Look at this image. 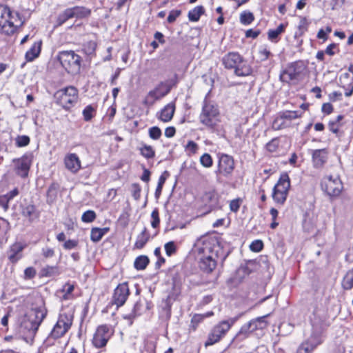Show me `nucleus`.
Instances as JSON below:
<instances>
[{
	"label": "nucleus",
	"instance_id": "nucleus-59",
	"mask_svg": "<svg viewBox=\"0 0 353 353\" xmlns=\"http://www.w3.org/2000/svg\"><path fill=\"white\" fill-rule=\"evenodd\" d=\"M72 9H78L75 11L74 17H83L88 16L90 14V10L83 7H74Z\"/></svg>",
	"mask_w": 353,
	"mask_h": 353
},
{
	"label": "nucleus",
	"instance_id": "nucleus-36",
	"mask_svg": "<svg viewBox=\"0 0 353 353\" xmlns=\"http://www.w3.org/2000/svg\"><path fill=\"white\" fill-rule=\"evenodd\" d=\"M343 288L345 290H350L353 287V270L347 272L342 281Z\"/></svg>",
	"mask_w": 353,
	"mask_h": 353
},
{
	"label": "nucleus",
	"instance_id": "nucleus-38",
	"mask_svg": "<svg viewBox=\"0 0 353 353\" xmlns=\"http://www.w3.org/2000/svg\"><path fill=\"white\" fill-rule=\"evenodd\" d=\"M157 341L155 339L150 338L145 341L144 350L146 353H156Z\"/></svg>",
	"mask_w": 353,
	"mask_h": 353
},
{
	"label": "nucleus",
	"instance_id": "nucleus-58",
	"mask_svg": "<svg viewBox=\"0 0 353 353\" xmlns=\"http://www.w3.org/2000/svg\"><path fill=\"white\" fill-rule=\"evenodd\" d=\"M279 140L277 139H272L269 143L266 145L267 150L270 152H274L276 151L279 146Z\"/></svg>",
	"mask_w": 353,
	"mask_h": 353
},
{
	"label": "nucleus",
	"instance_id": "nucleus-20",
	"mask_svg": "<svg viewBox=\"0 0 353 353\" xmlns=\"http://www.w3.org/2000/svg\"><path fill=\"white\" fill-rule=\"evenodd\" d=\"M339 83L345 92L346 97H350L353 93V79L350 77L349 73L345 72L342 74L339 78Z\"/></svg>",
	"mask_w": 353,
	"mask_h": 353
},
{
	"label": "nucleus",
	"instance_id": "nucleus-28",
	"mask_svg": "<svg viewBox=\"0 0 353 353\" xmlns=\"http://www.w3.org/2000/svg\"><path fill=\"white\" fill-rule=\"evenodd\" d=\"M150 239V234L148 232L147 228H144L141 234L137 236L134 248L141 249L144 247Z\"/></svg>",
	"mask_w": 353,
	"mask_h": 353
},
{
	"label": "nucleus",
	"instance_id": "nucleus-8",
	"mask_svg": "<svg viewBox=\"0 0 353 353\" xmlns=\"http://www.w3.org/2000/svg\"><path fill=\"white\" fill-rule=\"evenodd\" d=\"M59 60L68 73L76 74L79 72L81 59L74 51L61 52L59 55Z\"/></svg>",
	"mask_w": 353,
	"mask_h": 353
},
{
	"label": "nucleus",
	"instance_id": "nucleus-25",
	"mask_svg": "<svg viewBox=\"0 0 353 353\" xmlns=\"http://www.w3.org/2000/svg\"><path fill=\"white\" fill-rule=\"evenodd\" d=\"M301 117V114H299L297 111H286L281 115L280 117L276 118L273 123V128L275 130L281 129V126H276V124L284 119H287L289 121L297 119Z\"/></svg>",
	"mask_w": 353,
	"mask_h": 353
},
{
	"label": "nucleus",
	"instance_id": "nucleus-53",
	"mask_svg": "<svg viewBox=\"0 0 353 353\" xmlns=\"http://www.w3.org/2000/svg\"><path fill=\"white\" fill-rule=\"evenodd\" d=\"M152 221L151 225L154 228H157L160 223V219L159 216V211L157 209H154L151 214Z\"/></svg>",
	"mask_w": 353,
	"mask_h": 353
},
{
	"label": "nucleus",
	"instance_id": "nucleus-62",
	"mask_svg": "<svg viewBox=\"0 0 353 353\" xmlns=\"http://www.w3.org/2000/svg\"><path fill=\"white\" fill-rule=\"evenodd\" d=\"M181 14V11L177 10H173L170 11L168 17V21L170 23H172L174 22L176 19V18Z\"/></svg>",
	"mask_w": 353,
	"mask_h": 353
},
{
	"label": "nucleus",
	"instance_id": "nucleus-47",
	"mask_svg": "<svg viewBox=\"0 0 353 353\" xmlns=\"http://www.w3.org/2000/svg\"><path fill=\"white\" fill-rule=\"evenodd\" d=\"M43 275L51 276L58 274V268L56 266H46L42 269Z\"/></svg>",
	"mask_w": 353,
	"mask_h": 353
},
{
	"label": "nucleus",
	"instance_id": "nucleus-22",
	"mask_svg": "<svg viewBox=\"0 0 353 353\" xmlns=\"http://www.w3.org/2000/svg\"><path fill=\"white\" fill-rule=\"evenodd\" d=\"M203 201L210 208H216L219 205V195L215 190L205 192Z\"/></svg>",
	"mask_w": 353,
	"mask_h": 353
},
{
	"label": "nucleus",
	"instance_id": "nucleus-19",
	"mask_svg": "<svg viewBox=\"0 0 353 353\" xmlns=\"http://www.w3.org/2000/svg\"><path fill=\"white\" fill-rule=\"evenodd\" d=\"M174 111L175 103L174 102L169 103L157 113V118L164 123L169 122L172 119Z\"/></svg>",
	"mask_w": 353,
	"mask_h": 353
},
{
	"label": "nucleus",
	"instance_id": "nucleus-18",
	"mask_svg": "<svg viewBox=\"0 0 353 353\" xmlns=\"http://www.w3.org/2000/svg\"><path fill=\"white\" fill-rule=\"evenodd\" d=\"M64 163L66 168L75 173L81 168V161L76 154L72 153L65 156Z\"/></svg>",
	"mask_w": 353,
	"mask_h": 353
},
{
	"label": "nucleus",
	"instance_id": "nucleus-34",
	"mask_svg": "<svg viewBox=\"0 0 353 353\" xmlns=\"http://www.w3.org/2000/svg\"><path fill=\"white\" fill-rule=\"evenodd\" d=\"M150 303H148L147 301H145L144 303L141 301H138L134 305L133 312L135 316H138L141 315L145 311L150 310Z\"/></svg>",
	"mask_w": 353,
	"mask_h": 353
},
{
	"label": "nucleus",
	"instance_id": "nucleus-45",
	"mask_svg": "<svg viewBox=\"0 0 353 353\" xmlns=\"http://www.w3.org/2000/svg\"><path fill=\"white\" fill-rule=\"evenodd\" d=\"M149 137L153 140H158L161 134V129L157 126H153L148 130Z\"/></svg>",
	"mask_w": 353,
	"mask_h": 353
},
{
	"label": "nucleus",
	"instance_id": "nucleus-42",
	"mask_svg": "<svg viewBox=\"0 0 353 353\" xmlns=\"http://www.w3.org/2000/svg\"><path fill=\"white\" fill-rule=\"evenodd\" d=\"M251 333H252V331L249 329L248 324L245 323L241 327L239 332L236 335V338L239 340H243L248 337Z\"/></svg>",
	"mask_w": 353,
	"mask_h": 353
},
{
	"label": "nucleus",
	"instance_id": "nucleus-40",
	"mask_svg": "<svg viewBox=\"0 0 353 353\" xmlns=\"http://www.w3.org/2000/svg\"><path fill=\"white\" fill-rule=\"evenodd\" d=\"M74 289V286L73 284L70 283H65L62 288V292L63 293V299L65 300H68L72 298V293Z\"/></svg>",
	"mask_w": 353,
	"mask_h": 353
},
{
	"label": "nucleus",
	"instance_id": "nucleus-10",
	"mask_svg": "<svg viewBox=\"0 0 353 353\" xmlns=\"http://www.w3.org/2000/svg\"><path fill=\"white\" fill-rule=\"evenodd\" d=\"M321 188L330 197H336L342 192L343 183L338 176H325L322 179Z\"/></svg>",
	"mask_w": 353,
	"mask_h": 353
},
{
	"label": "nucleus",
	"instance_id": "nucleus-6",
	"mask_svg": "<svg viewBox=\"0 0 353 353\" xmlns=\"http://www.w3.org/2000/svg\"><path fill=\"white\" fill-rule=\"evenodd\" d=\"M78 97V90L73 86L59 90L54 94L56 102L66 110L71 108L77 103Z\"/></svg>",
	"mask_w": 353,
	"mask_h": 353
},
{
	"label": "nucleus",
	"instance_id": "nucleus-52",
	"mask_svg": "<svg viewBox=\"0 0 353 353\" xmlns=\"http://www.w3.org/2000/svg\"><path fill=\"white\" fill-rule=\"evenodd\" d=\"M16 143L18 147H24L30 143V138L28 136H19L16 139Z\"/></svg>",
	"mask_w": 353,
	"mask_h": 353
},
{
	"label": "nucleus",
	"instance_id": "nucleus-39",
	"mask_svg": "<svg viewBox=\"0 0 353 353\" xmlns=\"http://www.w3.org/2000/svg\"><path fill=\"white\" fill-rule=\"evenodd\" d=\"M97 48V43L93 41H90L85 43L83 47V51L88 56L94 54Z\"/></svg>",
	"mask_w": 353,
	"mask_h": 353
},
{
	"label": "nucleus",
	"instance_id": "nucleus-64",
	"mask_svg": "<svg viewBox=\"0 0 353 353\" xmlns=\"http://www.w3.org/2000/svg\"><path fill=\"white\" fill-rule=\"evenodd\" d=\"M185 149L189 152L194 154L198 150V145L193 141H189L185 146Z\"/></svg>",
	"mask_w": 353,
	"mask_h": 353
},
{
	"label": "nucleus",
	"instance_id": "nucleus-13",
	"mask_svg": "<svg viewBox=\"0 0 353 353\" xmlns=\"http://www.w3.org/2000/svg\"><path fill=\"white\" fill-rule=\"evenodd\" d=\"M234 169V161L232 157L228 154H221L218 163L217 174L224 176H229Z\"/></svg>",
	"mask_w": 353,
	"mask_h": 353
},
{
	"label": "nucleus",
	"instance_id": "nucleus-12",
	"mask_svg": "<svg viewBox=\"0 0 353 353\" xmlns=\"http://www.w3.org/2000/svg\"><path fill=\"white\" fill-rule=\"evenodd\" d=\"M111 335L112 332L109 326L106 325H99L92 339L93 345L97 348L105 346Z\"/></svg>",
	"mask_w": 353,
	"mask_h": 353
},
{
	"label": "nucleus",
	"instance_id": "nucleus-41",
	"mask_svg": "<svg viewBox=\"0 0 353 353\" xmlns=\"http://www.w3.org/2000/svg\"><path fill=\"white\" fill-rule=\"evenodd\" d=\"M140 152L141 155L147 159L153 158L155 155V152L152 147L148 145H144L143 147H141L140 148Z\"/></svg>",
	"mask_w": 353,
	"mask_h": 353
},
{
	"label": "nucleus",
	"instance_id": "nucleus-51",
	"mask_svg": "<svg viewBox=\"0 0 353 353\" xmlns=\"http://www.w3.org/2000/svg\"><path fill=\"white\" fill-rule=\"evenodd\" d=\"M94 112V109L91 105H88L83 111V115L84 117V120L86 121H90L93 117V112Z\"/></svg>",
	"mask_w": 353,
	"mask_h": 353
},
{
	"label": "nucleus",
	"instance_id": "nucleus-29",
	"mask_svg": "<svg viewBox=\"0 0 353 353\" xmlns=\"http://www.w3.org/2000/svg\"><path fill=\"white\" fill-rule=\"evenodd\" d=\"M109 228H94L91 230L90 239L93 242L99 241L102 237L108 232Z\"/></svg>",
	"mask_w": 353,
	"mask_h": 353
},
{
	"label": "nucleus",
	"instance_id": "nucleus-43",
	"mask_svg": "<svg viewBox=\"0 0 353 353\" xmlns=\"http://www.w3.org/2000/svg\"><path fill=\"white\" fill-rule=\"evenodd\" d=\"M254 19V15L250 12L245 11L240 15V21L244 25L250 24Z\"/></svg>",
	"mask_w": 353,
	"mask_h": 353
},
{
	"label": "nucleus",
	"instance_id": "nucleus-4",
	"mask_svg": "<svg viewBox=\"0 0 353 353\" xmlns=\"http://www.w3.org/2000/svg\"><path fill=\"white\" fill-rule=\"evenodd\" d=\"M223 63L226 68L234 69L237 76H247L251 68L237 52H229L223 58Z\"/></svg>",
	"mask_w": 353,
	"mask_h": 353
},
{
	"label": "nucleus",
	"instance_id": "nucleus-57",
	"mask_svg": "<svg viewBox=\"0 0 353 353\" xmlns=\"http://www.w3.org/2000/svg\"><path fill=\"white\" fill-rule=\"evenodd\" d=\"M37 274V270L33 267H28L24 270V279H33Z\"/></svg>",
	"mask_w": 353,
	"mask_h": 353
},
{
	"label": "nucleus",
	"instance_id": "nucleus-7",
	"mask_svg": "<svg viewBox=\"0 0 353 353\" xmlns=\"http://www.w3.org/2000/svg\"><path fill=\"white\" fill-rule=\"evenodd\" d=\"M290 188V177L286 172H283L273 188L272 196L274 201L277 204L283 205L287 199Z\"/></svg>",
	"mask_w": 353,
	"mask_h": 353
},
{
	"label": "nucleus",
	"instance_id": "nucleus-60",
	"mask_svg": "<svg viewBox=\"0 0 353 353\" xmlns=\"http://www.w3.org/2000/svg\"><path fill=\"white\" fill-rule=\"evenodd\" d=\"M241 200L236 199L231 201L230 203V208L232 212H236L240 208Z\"/></svg>",
	"mask_w": 353,
	"mask_h": 353
},
{
	"label": "nucleus",
	"instance_id": "nucleus-2",
	"mask_svg": "<svg viewBox=\"0 0 353 353\" xmlns=\"http://www.w3.org/2000/svg\"><path fill=\"white\" fill-rule=\"evenodd\" d=\"M24 22V18L18 12H11L8 7L0 5V32L13 34Z\"/></svg>",
	"mask_w": 353,
	"mask_h": 353
},
{
	"label": "nucleus",
	"instance_id": "nucleus-61",
	"mask_svg": "<svg viewBox=\"0 0 353 353\" xmlns=\"http://www.w3.org/2000/svg\"><path fill=\"white\" fill-rule=\"evenodd\" d=\"M259 54L261 59L263 61L268 59L271 54L270 50L266 47H261L259 50Z\"/></svg>",
	"mask_w": 353,
	"mask_h": 353
},
{
	"label": "nucleus",
	"instance_id": "nucleus-1",
	"mask_svg": "<svg viewBox=\"0 0 353 353\" xmlns=\"http://www.w3.org/2000/svg\"><path fill=\"white\" fill-rule=\"evenodd\" d=\"M200 268L208 273L213 271L216 266V253L213 250L210 241L199 239L196 243Z\"/></svg>",
	"mask_w": 353,
	"mask_h": 353
},
{
	"label": "nucleus",
	"instance_id": "nucleus-3",
	"mask_svg": "<svg viewBox=\"0 0 353 353\" xmlns=\"http://www.w3.org/2000/svg\"><path fill=\"white\" fill-rule=\"evenodd\" d=\"M199 121L208 128H214L220 121V114L218 107L212 102L205 99Z\"/></svg>",
	"mask_w": 353,
	"mask_h": 353
},
{
	"label": "nucleus",
	"instance_id": "nucleus-37",
	"mask_svg": "<svg viewBox=\"0 0 353 353\" xmlns=\"http://www.w3.org/2000/svg\"><path fill=\"white\" fill-rule=\"evenodd\" d=\"M78 10V9H72L68 8L66 9L63 13H61L58 18V21L60 24L63 23L69 19L73 18L75 17V11Z\"/></svg>",
	"mask_w": 353,
	"mask_h": 353
},
{
	"label": "nucleus",
	"instance_id": "nucleus-14",
	"mask_svg": "<svg viewBox=\"0 0 353 353\" xmlns=\"http://www.w3.org/2000/svg\"><path fill=\"white\" fill-rule=\"evenodd\" d=\"M169 92V86L166 83H161L154 90L148 92L145 97V102L148 104H152L155 101L165 97Z\"/></svg>",
	"mask_w": 353,
	"mask_h": 353
},
{
	"label": "nucleus",
	"instance_id": "nucleus-24",
	"mask_svg": "<svg viewBox=\"0 0 353 353\" xmlns=\"http://www.w3.org/2000/svg\"><path fill=\"white\" fill-rule=\"evenodd\" d=\"M321 343L322 339L321 338L318 337L313 341V336H312L309 341L303 343L299 346L296 353H309Z\"/></svg>",
	"mask_w": 353,
	"mask_h": 353
},
{
	"label": "nucleus",
	"instance_id": "nucleus-32",
	"mask_svg": "<svg viewBox=\"0 0 353 353\" xmlns=\"http://www.w3.org/2000/svg\"><path fill=\"white\" fill-rule=\"evenodd\" d=\"M19 194L18 188H15L6 194L0 197V203L6 208L8 207V202Z\"/></svg>",
	"mask_w": 353,
	"mask_h": 353
},
{
	"label": "nucleus",
	"instance_id": "nucleus-56",
	"mask_svg": "<svg viewBox=\"0 0 353 353\" xmlns=\"http://www.w3.org/2000/svg\"><path fill=\"white\" fill-rule=\"evenodd\" d=\"M266 316L258 317L254 319L257 330H263L267 327L268 323L265 320Z\"/></svg>",
	"mask_w": 353,
	"mask_h": 353
},
{
	"label": "nucleus",
	"instance_id": "nucleus-15",
	"mask_svg": "<svg viewBox=\"0 0 353 353\" xmlns=\"http://www.w3.org/2000/svg\"><path fill=\"white\" fill-rule=\"evenodd\" d=\"M300 74V70L296 63H292L288 65L286 68L281 72L280 79L283 82L288 83L292 81H297Z\"/></svg>",
	"mask_w": 353,
	"mask_h": 353
},
{
	"label": "nucleus",
	"instance_id": "nucleus-27",
	"mask_svg": "<svg viewBox=\"0 0 353 353\" xmlns=\"http://www.w3.org/2000/svg\"><path fill=\"white\" fill-rule=\"evenodd\" d=\"M256 263L254 261H249L245 265L241 266L236 271V275L240 280L251 274L255 269Z\"/></svg>",
	"mask_w": 353,
	"mask_h": 353
},
{
	"label": "nucleus",
	"instance_id": "nucleus-44",
	"mask_svg": "<svg viewBox=\"0 0 353 353\" xmlns=\"http://www.w3.org/2000/svg\"><path fill=\"white\" fill-rule=\"evenodd\" d=\"M200 163L205 168H210L213 164L212 158L209 154L205 153L200 157Z\"/></svg>",
	"mask_w": 353,
	"mask_h": 353
},
{
	"label": "nucleus",
	"instance_id": "nucleus-63",
	"mask_svg": "<svg viewBox=\"0 0 353 353\" xmlns=\"http://www.w3.org/2000/svg\"><path fill=\"white\" fill-rule=\"evenodd\" d=\"M165 178L163 176H161L159 179L158 185H157V187L156 191H155V196L157 198H159V195L161 194L163 185L165 183Z\"/></svg>",
	"mask_w": 353,
	"mask_h": 353
},
{
	"label": "nucleus",
	"instance_id": "nucleus-48",
	"mask_svg": "<svg viewBox=\"0 0 353 353\" xmlns=\"http://www.w3.org/2000/svg\"><path fill=\"white\" fill-rule=\"evenodd\" d=\"M35 212V208L34 205H28L26 206L22 210V214L25 217L32 219Z\"/></svg>",
	"mask_w": 353,
	"mask_h": 353
},
{
	"label": "nucleus",
	"instance_id": "nucleus-16",
	"mask_svg": "<svg viewBox=\"0 0 353 353\" xmlns=\"http://www.w3.org/2000/svg\"><path fill=\"white\" fill-rule=\"evenodd\" d=\"M16 173L21 177L28 176L32 159L29 156L24 155L20 159H14Z\"/></svg>",
	"mask_w": 353,
	"mask_h": 353
},
{
	"label": "nucleus",
	"instance_id": "nucleus-11",
	"mask_svg": "<svg viewBox=\"0 0 353 353\" xmlns=\"http://www.w3.org/2000/svg\"><path fill=\"white\" fill-rule=\"evenodd\" d=\"M45 314L41 310H35L25 317L21 323V326L28 331L35 333L43 319Z\"/></svg>",
	"mask_w": 353,
	"mask_h": 353
},
{
	"label": "nucleus",
	"instance_id": "nucleus-9",
	"mask_svg": "<svg viewBox=\"0 0 353 353\" xmlns=\"http://www.w3.org/2000/svg\"><path fill=\"white\" fill-rule=\"evenodd\" d=\"M72 324V316L70 314H60L56 324L49 334V338L57 339L63 337L70 329Z\"/></svg>",
	"mask_w": 353,
	"mask_h": 353
},
{
	"label": "nucleus",
	"instance_id": "nucleus-31",
	"mask_svg": "<svg viewBox=\"0 0 353 353\" xmlns=\"http://www.w3.org/2000/svg\"><path fill=\"white\" fill-rule=\"evenodd\" d=\"M285 28V26L281 23L276 29L270 30L268 32V39L273 42H277L279 36L284 32Z\"/></svg>",
	"mask_w": 353,
	"mask_h": 353
},
{
	"label": "nucleus",
	"instance_id": "nucleus-23",
	"mask_svg": "<svg viewBox=\"0 0 353 353\" xmlns=\"http://www.w3.org/2000/svg\"><path fill=\"white\" fill-rule=\"evenodd\" d=\"M327 151L326 149L315 150L312 152V161L314 167L321 168L327 161Z\"/></svg>",
	"mask_w": 353,
	"mask_h": 353
},
{
	"label": "nucleus",
	"instance_id": "nucleus-26",
	"mask_svg": "<svg viewBox=\"0 0 353 353\" xmlns=\"http://www.w3.org/2000/svg\"><path fill=\"white\" fill-rule=\"evenodd\" d=\"M42 41H37L33 43L32 47L26 53V59L28 61H32L39 57L41 50Z\"/></svg>",
	"mask_w": 353,
	"mask_h": 353
},
{
	"label": "nucleus",
	"instance_id": "nucleus-35",
	"mask_svg": "<svg viewBox=\"0 0 353 353\" xmlns=\"http://www.w3.org/2000/svg\"><path fill=\"white\" fill-rule=\"evenodd\" d=\"M59 188V186L57 183H52L48 188L47 192V201L48 203H52L56 199Z\"/></svg>",
	"mask_w": 353,
	"mask_h": 353
},
{
	"label": "nucleus",
	"instance_id": "nucleus-50",
	"mask_svg": "<svg viewBox=\"0 0 353 353\" xmlns=\"http://www.w3.org/2000/svg\"><path fill=\"white\" fill-rule=\"evenodd\" d=\"M204 319L205 316H202V314H194L192 318L190 324V327L192 328V330H195L198 324L200 323Z\"/></svg>",
	"mask_w": 353,
	"mask_h": 353
},
{
	"label": "nucleus",
	"instance_id": "nucleus-46",
	"mask_svg": "<svg viewBox=\"0 0 353 353\" xmlns=\"http://www.w3.org/2000/svg\"><path fill=\"white\" fill-rule=\"evenodd\" d=\"M96 218V214L93 210H87L85 212L81 217V220L85 223L92 222Z\"/></svg>",
	"mask_w": 353,
	"mask_h": 353
},
{
	"label": "nucleus",
	"instance_id": "nucleus-54",
	"mask_svg": "<svg viewBox=\"0 0 353 353\" xmlns=\"http://www.w3.org/2000/svg\"><path fill=\"white\" fill-rule=\"evenodd\" d=\"M164 248L168 256H171L176 251V247L173 241H170L165 243Z\"/></svg>",
	"mask_w": 353,
	"mask_h": 353
},
{
	"label": "nucleus",
	"instance_id": "nucleus-30",
	"mask_svg": "<svg viewBox=\"0 0 353 353\" xmlns=\"http://www.w3.org/2000/svg\"><path fill=\"white\" fill-rule=\"evenodd\" d=\"M150 260L145 255H141L137 257L134 262V266L137 270H143L148 265Z\"/></svg>",
	"mask_w": 353,
	"mask_h": 353
},
{
	"label": "nucleus",
	"instance_id": "nucleus-21",
	"mask_svg": "<svg viewBox=\"0 0 353 353\" xmlns=\"http://www.w3.org/2000/svg\"><path fill=\"white\" fill-rule=\"evenodd\" d=\"M24 246L21 243L17 242L11 245L8 256L12 263L17 262L22 257V251Z\"/></svg>",
	"mask_w": 353,
	"mask_h": 353
},
{
	"label": "nucleus",
	"instance_id": "nucleus-55",
	"mask_svg": "<svg viewBox=\"0 0 353 353\" xmlns=\"http://www.w3.org/2000/svg\"><path fill=\"white\" fill-rule=\"evenodd\" d=\"M131 192H132V195L133 198L136 201H138L141 197V187H140V185L137 183L132 184V188H131Z\"/></svg>",
	"mask_w": 353,
	"mask_h": 353
},
{
	"label": "nucleus",
	"instance_id": "nucleus-17",
	"mask_svg": "<svg viewBox=\"0 0 353 353\" xmlns=\"http://www.w3.org/2000/svg\"><path fill=\"white\" fill-rule=\"evenodd\" d=\"M129 294L130 292L128 284L126 283L119 284L114 290L113 296L114 303L118 307L123 305L125 303Z\"/></svg>",
	"mask_w": 353,
	"mask_h": 353
},
{
	"label": "nucleus",
	"instance_id": "nucleus-5",
	"mask_svg": "<svg viewBox=\"0 0 353 353\" xmlns=\"http://www.w3.org/2000/svg\"><path fill=\"white\" fill-rule=\"evenodd\" d=\"M239 316L230 318L228 320L221 321L214 325L208 334V339L205 342V346L212 345L225 336L232 326L239 319Z\"/></svg>",
	"mask_w": 353,
	"mask_h": 353
},
{
	"label": "nucleus",
	"instance_id": "nucleus-33",
	"mask_svg": "<svg viewBox=\"0 0 353 353\" xmlns=\"http://www.w3.org/2000/svg\"><path fill=\"white\" fill-rule=\"evenodd\" d=\"M204 13V8L201 6L195 7L188 12V19L190 21L196 22L199 20L201 14Z\"/></svg>",
	"mask_w": 353,
	"mask_h": 353
},
{
	"label": "nucleus",
	"instance_id": "nucleus-49",
	"mask_svg": "<svg viewBox=\"0 0 353 353\" xmlns=\"http://www.w3.org/2000/svg\"><path fill=\"white\" fill-rule=\"evenodd\" d=\"M263 243L261 240H254L250 245V249L254 252H259L262 250Z\"/></svg>",
	"mask_w": 353,
	"mask_h": 353
}]
</instances>
